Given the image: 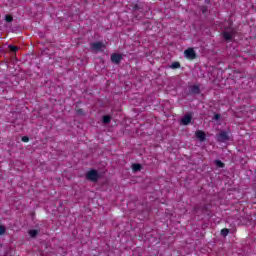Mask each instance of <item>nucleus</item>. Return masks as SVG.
Returning <instances> with one entry per match:
<instances>
[{
	"label": "nucleus",
	"mask_w": 256,
	"mask_h": 256,
	"mask_svg": "<svg viewBox=\"0 0 256 256\" xmlns=\"http://www.w3.org/2000/svg\"><path fill=\"white\" fill-rule=\"evenodd\" d=\"M233 23L231 21H225L221 29H224L223 37L226 41H231L235 37V30L231 27Z\"/></svg>",
	"instance_id": "1"
},
{
	"label": "nucleus",
	"mask_w": 256,
	"mask_h": 256,
	"mask_svg": "<svg viewBox=\"0 0 256 256\" xmlns=\"http://www.w3.org/2000/svg\"><path fill=\"white\" fill-rule=\"evenodd\" d=\"M86 179H88L89 181H97V179H99V174L96 170H91L87 172Z\"/></svg>",
	"instance_id": "2"
},
{
	"label": "nucleus",
	"mask_w": 256,
	"mask_h": 256,
	"mask_svg": "<svg viewBox=\"0 0 256 256\" xmlns=\"http://www.w3.org/2000/svg\"><path fill=\"white\" fill-rule=\"evenodd\" d=\"M184 55L186 59H190V60H193L196 57L195 50H193V48H188L187 50H185Z\"/></svg>",
	"instance_id": "3"
},
{
	"label": "nucleus",
	"mask_w": 256,
	"mask_h": 256,
	"mask_svg": "<svg viewBox=\"0 0 256 256\" xmlns=\"http://www.w3.org/2000/svg\"><path fill=\"white\" fill-rule=\"evenodd\" d=\"M92 49L93 51L98 53V51H103V49H105V44H103L102 42H95L92 44Z\"/></svg>",
	"instance_id": "4"
},
{
	"label": "nucleus",
	"mask_w": 256,
	"mask_h": 256,
	"mask_svg": "<svg viewBox=\"0 0 256 256\" xmlns=\"http://www.w3.org/2000/svg\"><path fill=\"white\" fill-rule=\"evenodd\" d=\"M218 141H221V143H225V141H229V134L227 132H220L218 134Z\"/></svg>",
	"instance_id": "5"
},
{
	"label": "nucleus",
	"mask_w": 256,
	"mask_h": 256,
	"mask_svg": "<svg viewBox=\"0 0 256 256\" xmlns=\"http://www.w3.org/2000/svg\"><path fill=\"white\" fill-rule=\"evenodd\" d=\"M121 59H123V56H121V54H112L111 56L112 63H116V65H119V63H121Z\"/></svg>",
	"instance_id": "6"
},
{
	"label": "nucleus",
	"mask_w": 256,
	"mask_h": 256,
	"mask_svg": "<svg viewBox=\"0 0 256 256\" xmlns=\"http://www.w3.org/2000/svg\"><path fill=\"white\" fill-rule=\"evenodd\" d=\"M193 119V116H191V114H187L185 115L182 119H181V124L182 125H189V123H191V120Z\"/></svg>",
	"instance_id": "7"
},
{
	"label": "nucleus",
	"mask_w": 256,
	"mask_h": 256,
	"mask_svg": "<svg viewBox=\"0 0 256 256\" xmlns=\"http://www.w3.org/2000/svg\"><path fill=\"white\" fill-rule=\"evenodd\" d=\"M196 137L199 139V141H205V132L198 130L196 132Z\"/></svg>",
	"instance_id": "8"
},
{
	"label": "nucleus",
	"mask_w": 256,
	"mask_h": 256,
	"mask_svg": "<svg viewBox=\"0 0 256 256\" xmlns=\"http://www.w3.org/2000/svg\"><path fill=\"white\" fill-rule=\"evenodd\" d=\"M103 123H105V124L111 123V116H109V115L103 116Z\"/></svg>",
	"instance_id": "9"
},
{
	"label": "nucleus",
	"mask_w": 256,
	"mask_h": 256,
	"mask_svg": "<svg viewBox=\"0 0 256 256\" xmlns=\"http://www.w3.org/2000/svg\"><path fill=\"white\" fill-rule=\"evenodd\" d=\"M171 69H179L181 67V64L179 62H174L171 64Z\"/></svg>",
	"instance_id": "10"
},
{
	"label": "nucleus",
	"mask_w": 256,
	"mask_h": 256,
	"mask_svg": "<svg viewBox=\"0 0 256 256\" xmlns=\"http://www.w3.org/2000/svg\"><path fill=\"white\" fill-rule=\"evenodd\" d=\"M132 169L133 171H141V164H133Z\"/></svg>",
	"instance_id": "11"
},
{
	"label": "nucleus",
	"mask_w": 256,
	"mask_h": 256,
	"mask_svg": "<svg viewBox=\"0 0 256 256\" xmlns=\"http://www.w3.org/2000/svg\"><path fill=\"white\" fill-rule=\"evenodd\" d=\"M30 237H37L39 231L37 230H30L29 232Z\"/></svg>",
	"instance_id": "12"
},
{
	"label": "nucleus",
	"mask_w": 256,
	"mask_h": 256,
	"mask_svg": "<svg viewBox=\"0 0 256 256\" xmlns=\"http://www.w3.org/2000/svg\"><path fill=\"white\" fill-rule=\"evenodd\" d=\"M221 235H223V237H227V235H229V229H227V228L222 229Z\"/></svg>",
	"instance_id": "13"
},
{
	"label": "nucleus",
	"mask_w": 256,
	"mask_h": 256,
	"mask_svg": "<svg viewBox=\"0 0 256 256\" xmlns=\"http://www.w3.org/2000/svg\"><path fill=\"white\" fill-rule=\"evenodd\" d=\"M191 93H199V86H192Z\"/></svg>",
	"instance_id": "14"
},
{
	"label": "nucleus",
	"mask_w": 256,
	"mask_h": 256,
	"mask_svg": "<svg viewBox=\"0 0 256 256\" xmlns=\"http://www.w3.org/2000/svg\"><path fill=\"white\" fill-rule=\"evenodd\" d=\"M215 165L217 167H225V164H223V162H221V160H215Z\"/></svg>",
	"instance_id": "15"
},
{
	"label": "nucleus",
	"mask_w": 256,
	"mask_h": 256,
	"mask_svg": "<svg viewBox=\"0 0 256 256\" xmlns=\"http://www.w3.org/2000/svg\"><path fill=\"white\" fill-rule=\"evenodd\" d=\"M5 231H6L5 226L0 225V235H5Z\"/></svg>",
	"instance_id": "16"
},
{
	"label": "nucleus",
	"mask_w": 256,
	"mask_h": 256,
	"mask_svg": "<svg viewBox=\"0 0 256 256\" xmlns=\"http://www.w3.org/2000/svg\"><path fill=\"white\" fill-rule=\"evenodd\" d=\"M6 21H7V23H11V21H13V17L7 15L6 16Z\"/></svg>",
	"instance_id": "17"
},
{
	"label": "nucleus",
	"mask_w": 256,
	"mask_h": 256,
	"mask_svg": "<svg viewBox=\"0 0 256 256\" xmlns=\"http://www.w3.org/2000/svg\"><path fill=\"white\" fill-rule=\"evenodd\" d=\"M19 48H17L16 46H10V50L15 53Z\"/></svg>",
	"instance_id": "18"
},
{
	"label": "nucleus",
	"mask_w": 256,
	"mask_h": 256,
	"mask_svg": "<svg viewBox=\"0 0 256 256\" xmlns=\"http://www.w3.org/2000/svg\"><path fill=\"white\" fill-rule=\"evenodd\" d=\"M22 141H23L24 143H28V142H29V137L23 136V137H22Z\"/></svg>",
	"instance_id": "19"
},
{
	"label": "nucleus",
	"mask_w": 256,
	"mask_h": 256,
	"mask_svg": "<svg viewBox=\"0 0 256 256\" xmlns=\"http://www.w3.org/2000/svg\"><path fill=\"white\" fill-rule=\"evenodd\" d=\"M221 116L219 115V114H216L215 116H214V118L217 120V119H219Z\"/></svg>",
	"instance_id": "20"
}]
</instances>
